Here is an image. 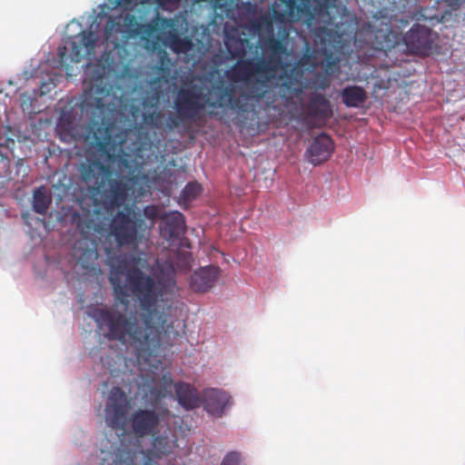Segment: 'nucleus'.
Returning a JSON list of instances; mask_svg holds the SVG:
<instances>
[{
    "label": "nucleus",
    "instance_id": "f257e3e1",
    "mask_svg": "<svg viewBox=\"0 0 465 465\" xmlns=\"http://www.w3.org/2000/svg\"><path fill=\"white\" fill-rule=\"evenodd\" d=\"M150 229L139 213L118 211L112 217L106 239H114V246L110 243L104 250L111 268L109 282L116 302L124 306V312L119 311L115 304L112 309H97L94 313L98 327L109 340L128 343L138 362L145 364L158 356L163 343L170 345V341L179 336L177 331H172L166 312L170 308L167 295L173 294L175 287L173 277L156 281L133 267L125 272V283L122 282L125 262L121 248L136 249L146 244Z\"/></svg>",
    "mask_w": 465,
    "mask_h": 465
},
{
    "label": "nucleus",
    "instance_id": "f03ea898",
    "mask_svg": "<svg viewBox=\"0 0 465 465\" xmlns=\"http://www.w3.org/2000/svg\"><path fill=\"white\" fill-rule=\"evenodd\" d=\"M237 27L225 28L224 45L236 63L226 72L233 84L237 95H243L245 102L253 109L270 92L276 79L277 70L282 65V55H288L286 38L289 33L284 30L281 38L268 36L262 42V55L258 58H245L250 40Z\"/></svg>",
    "mask_w": 465,
    "mask_h": 465
},
{
    "label": "nucleus",
    "instance_id": "7ed1b4c3",
    "mask_svg": "<svg viewBox=\"0 0 465 465\" xmlns=\"http://www.w3.org/2000/svg\"><path fill=\"white\" fill-rule=\"evenodd\" d=\"M108 162L119 172L127 170L129 175L116 173L109 164H104L98 159H87L79 166V175L88 189L101 195L107 208H119L127 201H137L151 193L153 181L148 173H134L131 156L125 153L106 155Z\"/></svg>",
    "mask_w": 465,
    "mask_h": 465
},
{
    "label": "nucleus",
    "instance_id": "20e7f679",
    "mask_svg": "<svg viewBox=\"0 0 465 465\" xmlns=\"http://www.w3.org/2000/svg\"><path fill=\"white\" fill-rule=\"evenodd\" d=\"M243 97V95H237V90L233 84H225L223 81L213 84L205 94L198 85L181 88L174 99L176 114H169L166 128L173 130L186 121L196 120L199 118L200 112L205 107L230 108L238 113L253 111L254 109L245 102Z\"/></svg>",
    "mask_w": 465,
    "mask_h": 465
},
{
    "label": "nucleus",
    "instance_id": "39448f33",
    "mask_svg": "<svg viewBox=\"0 0 465 465\" xmlns=\"http://www.w3.org/2000/svg\"><path fill=\"white\" fill-rule=\"evenodd\" d=\"M128 40L132 37L141 36L146 42L154 33L160 31L155 36L156 41H162L165 46L175 54L186 53L192 48V41L182 37L178 30V21L174 18L161 16L159 14L150 22L141 24L134 15L127 14L123 16V25Z\"/></svg>",
    "mask_w": 465,
    "mask_h": 465
},
{
    "label": "nucleus",
    "instance_id": "423d86ee",
    "mask_svg": "<svg viewBox=\"0 0 465 465\" xmlns=\"http://www.w3.org/2000/svg\"><path fill=\"white\" fill-rule=\"evenodd\" d=\"M438 35L429 27L415 24L403 35L402 41L408 54L428 57L438 52Z\"/></svg>",
    "mask_w": 465,
    "mask_h": 465
},
{
    "label": "nucleus",
    "instance_id": "0eeeda50",
    "mask_svg": "<svg viewBox=\"0 0 465 465\" xmlns=\"http://www.w3.org/2000/svg\"><path fill=\"white\" fill-rule=\"evenodd\" d=\"M96 37L91 31H83L69 38L64 46L58 48L60 64L67 67L70 63H79L84 54H91L96 45Z\"/></svg>",
    "mask_w": 465,
    "mask_h": 465
},
{
    "label": "nucleus",
    "instance_id": "6e6552de",
    "mask_svg": "<svg viewBox=\"0 0 465 465\" xmlns=\"http://www.w3.org/2000/svg\"><path fill=\"white\" fill-rule=\"evenodd\" d=\"M129 407L125 392L120 387H114L108 394L104 409L106 425L114 430H124Z\"/></svg>",
    "mask_w": 465,
    "mask_h": 465
},
{
    "label": "nucleus",
    "instance_id": "1a4fd4ad",
    "mask_svg": "<svg viewBox=\"0 0 465 465\" xmlns=\"http://www.w3.org/2000/svg\"><path fill=\"white\" fill-rule=\"evenodd\" d=\"M161 413L150 409H137L129 419L132 433L137 438L152 435L159 428Z\"/></svg>",
    "mask_w": 465,
    "mask_h": 465
},
{
    "label": "nucleus",
    "instance_id": "9d476101",
    "mask_svg": "<svg viewBox=\"0 0 465 465\" xmlns=\"http://www.w3.org/2000/svg\"><path fill=\"white\" fill-rule=\"evenodd\" d=\"M73 256L77 263L87 272L97 270L96 260L98 259L97 244L94 239H90L83 231L82 238L74 242Z\"/></svg>",
    "mask_w": 465,
    "mask_h": 465
},
{
    "label": "nucleus",
    "instance_id": "9b49d317",
    "mask_svg": "<svg viewBox=\"0 0 465 465\" xmlns=\"http://www.w3.org/2000/svg\"><path fill=\"white\" fill-rule=\"evenodd\" d=\"M104 72L100 68L94 69L89 81V90L85 92V103L101 113L107 108L104 98L110 94V89L104 84Z\"/></svg>",
    "mask_w": 465,
    "mask_h": 465
},
{
    "label": "nucleus",
    "instance_id": "f8f14e48",
    "mask_svg": "<svg viewBox=\"0 0 465 465\" xmlns=\"http://www.w3.org/2000/svg\"><path fill=\"white\" fill-rule=\"evenodd\" d=\"M334 150V143L331 138L322 133L316 136L305 152L309 163L319 165L326 162Z\"/></svg>",
    "mask_w": 465,
    "mask_h": 465
},
{
    "label": "nucleus",
    "instance_id": "ddd939ff",
    "mask_svg": "<svg viewBox=\"0 0 465 465\" xmlns=\"http://www.w3.org/2000/svg\"><path fill=\"white\" fill-rule=\"evenodd\" d=\"M161 235L168 241L179 238L185 232L184 216L180 212L164 213L161 217Z\"/></svg>",
    "mask_w": 465,
    "mask_h": 465
},
{
    "label": "nucleus",
    "instance_id": "4468645a",
    "mask_svg": "<svg viewBox=\"0 0 465 465\" xmlns=\"http://www.w3.org/2000/svg\"><path fill=\"white\" fill-rule=\"evenodd\" d=\"M220 270L217 266L201 267L191 276L190 286L195 292L209 291L218 279Z\"/></svg>",
    "mask_w": 465,
    "mask_h": 465
},
{
    "label": "nucleus",
    "instance_id": "2eb2a0df",
    "mask_svg": "<svg viewBox=\"0 0 465 465\" xmlns=\"http://www.w3.org/2000/svg\"><path fill=\"white\" fill-rule=\"evenodd\" d=\"M230 405L231 396L225 391L209 389L204 392L203 408L211 415L221 417Z\"/></svg>",
    "mask_w": 465,
    "mask_h": 465
},
{
    "label": "nucleus",
    "instance_id": "dca6fc26",
    "mask_svg": "<svg viewBox=\"0 0 465 465\" xmlns=\"http://www.w3.org/2000/svg\"><path fill=\"white\" fill-rule=\"evenodd\" d=\"M123 25L122 15H109L107 18L104 38L107 45H112L113 49H116L121 46L122 43L128 40L125 35L124 27Z\"/></svg>",
    "mask_w": 465,
    "mask_h": 465
},
{
    "label": "nucleus",
    "instance_id": "f3484780",
    "mask_svg": "<svg viewBox=\"0 0 465 465\" xmlns=\"http://www.w3.org/2000/svg\"><path fill=\"white\" fill-rule=\"evenodd\" d=\"M289 64L282 61V65L277 70H282L283 73L278 77L282 82V86L284 91L291 94H299L302 92L301 78L302 76V70L298 65H293L290 70L288 69Z\"/></svg>",
    "mask_w": 465,
    "mask_h": 465
},
{
    "label": "nucleus",
    "instance_id": "a211bd4d",
    "mask_svg": "<svg viewBox=\"0 0 465 465\" xmlns=\"http://www.w3.org/2000/svg\"><path fill=\"white\" fill-rule=\"evenodd\" d=\"M173 379L169 373H165L162 378L149 387L146 393L148 400L153 406L159 404L162 400L172 396Z\"/></svg>",
    "mask_w": 465,
    "mask_h": 465
},
{
    "label": "nucleus",
    "instance_id": "6ab92c4d",
    "mask_svg": "<svg viewBox=\"0 0 465 465\" xmlns=\"http://www.w3.org/2000/svg\"><path fill=\"white\" fill-rule=\"evenodd\" d=\"M175 395L178 402L186 410H193L200 406L201 401L194 387L187 382L174 384Z\"/></svg>",
    "mask_w": 465,
    "mask_h": 465
},
{
    "label": "nucleus",
    "instance_id": "aec40b11",
    "mask_svg": "<svg viewBox=\"0 0 465 465\" xmlns=\"http://www.w3.org/2000/svg\"><path fill=\"white\" fill-rule=\"evenodd\" d=\"M341 101L347 107L359 108L368 99L367 92L358 85H348L341 92Z\"/></svg>",
    "mask_w": 465,
    "mask_h": 465
},
{
    "label": "nucleus",
    "instance_id": "412c9836",
    "mask_svg": "<svg viewBox=\"0 0 465 465\" xmlns=\"http://www.w3.org/2000/svg\"><path fill=\"white\" fill-rule=\"evenodd\" d=\"M308 111L312 116L323 118H328L332 114L330 100L320 93L312 94L308 103Z\"/></svg>",
    "mask_w": 465,
    "mask_h": 465
},
{
    "label": "nucleus",
    "instance_id": "4be33fe9",
    "mask_svg": "<svg viewBox=\"0 0 465 465\" xmlns=\"http://www.w3.org/2000/svg\"><path fill=\"white\" fill-rule=\"evenodd\" d=\"M160 82V77H154L150 82V89L147 91L142 103L144 107L154 108L159 105L163 94Z\"/></svg>",
    "mask_w": 465,
    "mask_h": 465
},
{
    "label": "nucleus",
    "instance_id": "5701e85b",
    "mask_svg": "<svg viewBox=\"0 0 465 465\" xmlns=\"http://www.w3.org/2000/svg\"><path fill=\"white\" fill-rule=\"evenodd\" d=\"M376 49L381 51H390L398 44L399 37L391 31L384 32L378 30L374 34Z\"/></svg>",
    "mask_w": 465,
    "mask_h": 465
},
{
    "label": "nucleus",
    "instance_id": "b1692460",
    "mask_svg": "<svg viewBox=\"0 0 465 465\" xmlns=\"http://www.w3.org/2000/svg\"><path fill=\"white\" fill-rule=\"evenodd\" d=\"M52 202L51 196L45 188L41 186L34 192L33 209L39 214H45Z\"/></svg>",
    "mask_w": 465,
    "mask_h": 465
},
{
    "label": "nucleus",
    "instance_id": "393cba45",
    "mask_svg": "<svg viewBox=\"0 0 465 465\" xmlns=\"http://www.w3.org/2000/svg\"><path fill=\"white\" fill-rule=\"evenodd\" d=\"M163 116L164 114L161 111L143 113L142 117L143 124L150 129H163L170 131L166 128V123H163Z\"/></svg>",
    "mask_w": 465,
    "mask_h": 465
},
{
    "label": "nucleus",
    "instance_id": "a878e982",
    "mask_svg": "<svg viewBox=\"0 0 465 465\" xmlns=\"http://www.w3.org/2000/svg\"><path fill=\"white\" fill-rule=\"evenodd\" d=\"M203 188L197 182H190L181 192V198L184 202H191L197 198L201 194Z\"/></svg>",
    "mask_w": 465,
    "mask_h": 465
},
{
    "label": "nucleus",
    "instance_id": "bb28decb",
    "mask_svg": "<svg viewBox=\"0 0 465 465\" xmlns=\"http://www.w3.org/2000/svg\"><path fill=\"white\" fill-rule=\"evenodd\" d=\"M330 84L328 76L322 74H316L309 83L311 88L321 91H325L329 88Z\"/></svg>",
    "mask_w": 465,
    "mask_h": 465
},
{
    "label": "nucleus",
    "instance_id": "cd10ccee",
    "mask_svg": "<svg viewBox=\"0 0 465 465\" xmlns=\"http://www.w3.org/2000/svg\"><path fill=\"white\" fill-rule=\"evenodd\" d=\"M143 216L149 220H151L153 223L156 219H160L163 217L162 211L159 206L157 205H147L143 210Z\"/></svg>",
    "mask_w": 465,
    "mask_h": 465
},
{
    "label": "nucleus",
    "instance_id": "c85d7f7f",
    "mask_svg": "<svg viewBox=\"0 0 465 465\" xmlns=\"http://www.w3.org/2000/svg\"><path fill=\"white\" fill-rule=\"evenodd\" d=\"M15 177L25 178L28 174L29 166L23 158L17 159L15 165Z\"/></svg>",
    "mask_w": 465,
    "mask_h": 465
},
{
    "label": "nucleus",
    "instance_id": "c756f323",
    "mask_svg": "<svg viewBox=\"0 0 465 465\" xmlns=\"http://www.w3.org/2000/svg\"><path fill=\"white\" fill-rule=\"evenodd\" d=\"M241 464V453L238 451L228 452L221 465H240Z\"/></svg>",
    "mask_w": 465,
    "mask_h": 465
},
{
    "label": "nucleus",
    "instance_id": "7c9ffc66",
    "mask_svg": "<svg viewBox=\"0 0 465 465\" xmlns=\"http://www.w3.org/2000/svg\"><path fill=\"white\" fill-rule=\"evenodd\" d=\"M147 0H116L115 5L125 9H131L140 4H144Z\"/></svg>",
    "mask_w": 465,
    "mask_h": 465
},
{
    "label": "nucleus",
    "instance_id": "2f4dec72",
    "mask_svg": "<svg viewBox=\"0 0 465 465\" xmlns=\"http://www.w3.org/2000/svg\"><path fill=\"white\" fill-rule=\"evenodd\" d=\"M180 1L181 0H155L158 6L165 9L177 5Z\"/></svg>",
    "mask_w": 465,
    "mask_h": 465
},
{
    "label": "nucleus",
    "instance_id": "473e14b6",
    "mask_svg": "<svg viewBox=\"0 0 465 465\" xmlns=\"http://www.w3.org/2000/svg\"><path fill=\"white\" fill-rule=\"evenodd\" d=\"M464 0H439V2L445 3L447 6L452 10H457Z\"/></svg>",
    "mask_w": 465,
    "mask_h": 465
},
{
    "label": "nucleus",
    "instance_id": "72a5a7b5",
    "mask_svg": "<svg viewBox=\"0 0 465 465\" xmlns=\"http://www.w3.org/2000/svg\"><path fill=\"white\" fill-rule=\"evenodd\" d=\"M291 9H293L299 2H302L303 0H283Z\"/></svg>",
    "mask_w": 465,
    "mask_h": 465
},
{
    "label": "nucleus",
    "instance_id": "f704fd0d",
    "mask_svg": "<svg viewBox=\"0 0 465 465\" xmlns=\"http://www.w3.org/2000/svg\"><path fill=\"white\" fill-rule=\"evenodd\" d=\"M41 94H45L49 92V84L43 83L40 87Z\"/></svg>",
    "mask_w": 465,
    "mask_h": 465
},
{
    "label": "nucleus",
    "instance_id": "c9c22d12",
    "mask_svg": "<svg viewBox=\"0 0 465 465\" xmlns=\"http://www.w3.org/2000/svg\"><path fill=\"white\" fill-rule=\"evenodd\" d=\"M183 256L184 262L188 263L190 254L187 252H184V253H183Z\"/></svg>",
    "mask_w": 465,
    "mask_h": 465
},
{
    "label": "nucleus",
    "instance_id": "e433bc0d",
    "mask_svg": "<svg viewBox=\"0 0 465 465\" xmlns=\"http://www.w3.org/2000/svg\"><path fill=\"white\" fill-rule=\"evenodd\" d=\"M92 223H93V226H92L91 224H88V225H87V228H88V229L93 228L94 231H99V229H97V228H96V224H95V223H94L93 222H92Z\"/></svg>",
    "mask_w": 465,
    "mask_h": 465
},
{
    "label": "nucleus",
    "instance_id": "4c0bfd02",
    "mask_svg": "<svg viewBox=\"0 0 465 465\" xmlns=\"http://www.w3.org/2000/svg\"><path fill=\"white\" fill-rule=\"evenodd\" d=\"M158 71L165 72V71H167V69H166V68H164V67L163 66V64H161V65L158 67Z\"/></svg>",
    "mask_w": 465,
    "mask_h": 465
},
{
    "label": "nucleus",
    "instance_id": "58836bf2",
    "mask_svg": "<svg viewBox=\"0 0 465 465\" xmlns=\"http://www.w3.org/2000/svg\"><path fill=\"white\" fill-rule=\"evenodd\" d=\"M327 7H328V5H327L326 3H325V4H323V5L321 6V8H324V9H327Z\"/></svg>",
    "mask_w": 465,
    "mask_h": 465
},
{
    "label": "nucleus",
    "instance_id": "ea45409f",
    "mask_svg": "<svg viewBox=\"0 0 465 465\" xmlns=\"http://www.w3.org/2000/svg\"><path fill=\"white\" fill-rule=\"evenodd\" d=\"M12 173H13L12 171H9V172L6 173V175H7V176H9L10 178H13V177H12Z\"/></svg>",
    "mask_w": 465,
    "mask_h": 465
}]
</instances>
